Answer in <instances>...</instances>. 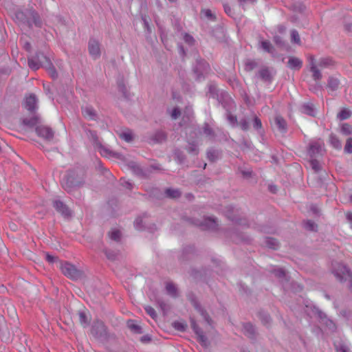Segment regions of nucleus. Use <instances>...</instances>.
Returning <instances> with one entry per match:
<instances>
[{
	"instance_id": "f257e3e1",
	"label": "nucleus",
	"mask_w": 352,
	"mask_h": 352,
	"mask_svg": "<svg viewBox=\"0 0 352 352\" xmlns=\"http://www.w3.org/2000/svg\"><path fill=\"white\" fill-rule=\"evenodd\" d=\"M85 170L80 168L67 171L61 182L62 187L68 193L82 187L85 184Z\"/></svg>"
},
{
	"instance_id": "f03ea898",
	"label": "nucleus",
	"mask_w": 352,
	"mask_h": 352,
	"mask_svg": "<svg viewBox=\"0 0 352 352\" xmlns=\"http://www.w3.org/2000/svg\"><path fill=\"white\" fill-rule=\"evenodd\" d=\"M223 214L227 219L234 224L245 228L250 227V223L248 218L243 214L240 209L229 205L226 206L223 209Z\"/></svg>"
},
{
	"instance_id": "7ed1b4c3",
	"label": "nucleus",
	"mask_w": 352,
	"mask_h": 352,
	"mask_svg": "<svg viewBox=\"0 0 352 352\" xmlns=\"http://www.w3.org/2000/svg\"><path fill=\"white\" fill-rule=\"evenodd\" d=\"M196 81L204 80L211 72L212 69L209 63L204 58L198 56L192 68Z\"/></svg>"
},
{
	"instance_id": "20e7f679",
	"label": "nucleus",
	"mask_w": 352,
	"mask_h": 352,
	"mask_svg": "<svg viewBox=\"0 0 352 352\" xmlns=\"http://www.w3.org/2000/svg\"><path fill=\"white\" fill-rule=\"evenodd\" d=\"M82 128L87 138L92 142V143L95 146L100 148L101 155L104 156L113 157L117 159L122 158V155L120 153L111 151L107 148L102 146L100 141L99 140V138L96 131L91 130L84 126H82Z\"/></svg>"
},
{
	"instance_id": "39448f33",
	"label": "nucleus",
	"mask_w": 352,
	"mask_h": 352,
	"mask_svg": "<svg viewBox=\"0 0 352 352\" xmlns=\"http://www.w3.org/2000/svg\"><path fill=\"white\" fill-rule=\"evenodd\" d=\"M189 223L199 227L202 230H216L218 228L217 219L214 217H204L202 220L197 218H188Z\"/></svg>"
},
{
	"instance_id": "423d86ee",
	"label": "nucleus",
	"mask_w": 352,
	"mask_h": 352,
	"mask_svg": "<svg viewBox=\"0 0 352 352\" xmlns=\"http://www.w3.org/2000/svg\"><path fill=\"white\" fill-rule=\"evenodd\" d=\"M91 333L96 339L100 341H107L109 338L107 327L100 320H96L93 322Z\"/></svg>"
},
{
	"instance_id": "0eeeda50",
	"label": "nucleus",
	"mask_w": 352,
	"mask_h": 352,
	"mask_svg": "<svg viewBox=\"0 0 352 352\" xmlns=\"http://www.w3.org/2000/svg\"><path fill=\"white\" fill-rule=\"evenodd\" d=\"M49 57L46 56L43 52H36L35 55L28 58L29 67L32 70H38L40 67L44 68L46 61H48Z\"/></svg>"
},
{
	"instance_id": "6e6552de",
	"label": "nucleus",
	"mask_w": 352,
	"mask_h": 352,
	"mask_svg": "<svg viewBox=\"0 0 352 352\" xmlns=\"http://www.w3.org/2000/svg\"><path fill=\"white\" fill-rule=\"evenodd\" d=\"M60 270L65 276L72 280H78L82 276V272L74 265L67 261L62 263Z\"/></svg>"
},
{
	"instance_id": "1a4fd4ad",
	"label": "nucleus",
	"mask_w": 352,
	"mask_h": 352,
	"mask_svg": "<svg viewBox=\"0 0 352 352\" xmlns=\"http://www.w3.org/2000/svg\"><path fill=\"white\" fill-rule=\"evenodd\" d=\"M333 273L340 282L349 279L350 282V289L352 291V273L346 265L339 264L338 268L334 270Z\"/></svg>"
},
{
	"instance_id": "9d476101",
	"label": "nucleus",
	"mask_w": 352,
	"mask_h": 352,
	"mask_svg": "<svg viewBox=\"0 0 352 352\" xmlns=\"http://www.w3.org/2000/svg\"><path fill=\"white\" fill-rule=\"evenodd\" d=\"M276 72L272 68L267 66L261 67L256 73V77L258 78L263 82L271 84L274 80Z\"/></svg>"
},
{
	"instance_id": "9b49d317",
	"label": "nucleus",
	"mask_w": 352,
	"mask_h": 352,
	"mask_svg": "<svg viewBox=\"0 0 352 352\" xmlns=\"http://www.w3.org/2000/svg\"><path fill=\"white\" fill-rule=\"evenodd\" d=\"M215 99L226 111H229L235 106L234 100L226 91L222 90Z\"/></svg>"
},
{
	"instance_id": "f8f14e48",
	"label": "nucleus",
	"mask_w": 352,
	"mask_h": 352,
	"mask_svg": "<svg viewBox=\"0 0 352 352\" xmlns=\"http://www.w3.org/2000/svg\"><path fill=\"white\" fill-rule=\"evenodd\" d=\"M52 206L56 211L60 213L64 218L69 219L73 216L72 210L63 201L54 200Z\"/></svg>"
},
{
	"instance_id": "ddd939ff",
	"label": "nucleus",
	"mask_w": 352,
	"mask_h": 352,
	"mask_svg": "<svg viewBox=\"0 0 352 352\" xmlns=\"http://www.w3.org/2000/svg\"><path fill=\"white\" fill-rule=\"evenodd\" d=\"M35 131L37 135L43 138L46 141H51L54 136V132L52 128L45 125H38L35 128Z\"/></svg>"
},
{
	"instance_id": "4468645a",
	"label": "nucleus",
	"mask_w": 352,
	"mask_h": 352,
	"mask_svg": "<svg viewBox=\"0 0 352 352\" xmlns=\"http://www.w3.org/2000/svg\"><path fill=\"white\" fill-rule=\"evenodd\" d=\"M189 300L190 302L192 303V306L195 307V309L201 314V316L204 318V320L208 324H211L212 322V320L211 318L210 317L209 314L205 310L200 303L197 300L196 297L194 294H191L189 297Z\"/></svg>"
},
{
	"instance_id": "2eb2a0df",
	"label": "nucleus",
	"mask_w": 352,
	"mask_h": 352,
	"mask_svg": "<svg viewBox=\"0 0 352 352\" xmlns=\"http://www.w3.org/2000/svg\"><path fill=\"white\" fill-rule=\"evenodd\" d=\"M128 166L135 175L142 179L148 178L151 174V170L143 169L138 164L135 162H129Z\"/></svg>"
},
{
	"instance_id": "dca6fc26",
	"label": "nucleus",
	"mask_w": 352,
	"mask_h": 352,
	"mask_svg": "<svg viewBox=\"0 0 352 352\" xmlns=\"http://www.w3.org/2000/svg\"><path fill=\"white\" fill-rule=\"evenodd\" d=\"M219 77L225 79L228 85L234 89H240L242 88V84L237 78L236 74L234 72L230 75L225 73L219 74Z\"/></svg>"
},
{
	"instance_id": "f3484780",
	"label": "nucleus",
	"mask_w": 352,
	"mask_h": 352,
	"mask_svg": "<svg viewBox=\"0 0 352 352\" xmlns=\"http://www.w3.org/2000/svg\"><path fill=\"white\" fill-rule=\"evenodd\" d=\"M88 51L94 59L98 58L101 55L100 43L95 38H90L88 43Z\"/></svg>"
},
{
	"instance_id": "a211bd4d",
	"label": "nucleus",
	"mask_w": 352,
	"mask_h": 352,
	"mask_svg": "<svg viewBox=\"0 0 352 352\" xmlns=\"http://www.w3.org/2000/svg\"><path fill=\"white\" fill-rule=\"evenodd\" d=\"M230 238L232 241L235 243H243L246 244L251 243L252 239V238L243 232H239L237 231H234L230 234Z\"/></svg>"
},
{
	"instance_id": "6ab92c4d",
	"label": "nucleus",
	"mask_w": 352,
	"mask_h": 352,
	"mask_svg": "<svg viewBox=\"0 0 352 352\" xmlns=\"http://www.w3.org/2000/svg\"><path fill=\"white\" fill-rule=\"evenodd\" d=\"M82 116L89 120H97L98 116L96 109L91 105H86L81 107Z\"/></svg>"
},
{
	"instance_id": "aec40b11",
	"label": "nucleus",
	"mask_w": 352,
	"mask_h": 352,
	"mask_svg": "<svg viewBox=\"0 0 352 352\" xmlns=\"http://www.w3.org/2000/svg\"><path fill=\"white\" fill-rule=\"evenodd\" d=\"M243 333L249 339L255 340L257 336V332L255 327L251 322H243L242 324Z\"/></svg>"
},
{
	"instance_id": "412c9836",
	"label": "nucleus",
	"mask_w": 352,
	"mask_h": 352,
	"mask_svg": "<svg viewBox=\"0 0 352 352\" xmlns=\"http://www.w3.org/2000/svg\"><path fill=\"white\" fill-rule=\"evenodd\" d=\"M38 99L35 94H31L26 96L25 100V108L30 113H34L37 109Z\"/></svg>"
},
{
	"instance_id": "4be33fe9",
	"label": "nucleus",
	"mask_w": 352,
	"mask_h": 352,
	"mask_svg": "<svg viewBox=\"0 0 352 352\" xmlns=\"http://www.w3.org/2000/svg\"><path fill=\"white\" fill-rule=\"evenodd\" d=\"M322 146L318 142H312L309 144L307 153L310 158H316L321 155Z\"/></svg>"
},
{
	"instance_id": "5701e85b",
	"label": "nucleus",
	"mask_w": 352,
	"mask_h": 352,
	"mask_svg": "<svg viewBox=\"0 0 352 352\" xmlns=\"http://www.w3.org/2000/svg\"><path fill=\"white\" fill-rule=\"evenodd\" d=\"M41 122V116L36 113L34 114V116L30 118H24L23 120V124L29 127H34L37 126L38 125H40Z\"/></svg>"
},
{
	"instance_id": "b1692460",
	"label": "nucleus",
	"mask_w": 352,
	"mask_h": 352,
	"mask_svg": "<svg viewBox=\"0 0 352 352\" xmlns=\"http://www.w3.org/2000/svg\"><path fill=\"white\" fill-rule=\"evenodd\" d=\"M222 156V153L221 151L214 149L213 148H210L208 149L206 152L207 159L210 162H215L219 159H220Z\"/></svg>"
},
{
	"instance_id": "393cba45",
	"label": "nucleus",
	"mask_w": 352,
	"mask_h": 352,
	"mask_svg": "<svg viewBox=\"0 0 352 352\" xmlns=\"http://www.w3.org/2000/svg\"><path fill=\"white\" fill-rule=\"evenodd\" d=\"M309 60L311 65L310 71L312 72V78L314 80H320L322 78V75L315 64L314 57L313 56H310Z\"/></svg>"
},
{
	"instance_id": "a878e982",
	"label": "nucleus",
	"mask_w": 352,
	"mask_h": 352,
	"mask_svg": "<svg viewBox=\"0 0 352 352\" xmlns=\"http://www.w3.org/2000/svg\"><path fill=\"white\" fill-rule=\"evenodd\" d=\"M167 139V133L163 130H157L151 137V140L155 143H162Z\"/></svg>"
},
{
	"instance_id": "bb28decb",
	"label": "nucleus",
	"mask_w": 352,
	"mask_h": 352,
	"mask_svg": "<svg viewBox=\"0 0 352 352\" xmlns=\"http://www.w3.org/2000/svg\"><path fill=\"white\" fill-rule=\"evenodd\" d=\"M44 68L46 69L48 74L53 80H56L58 78V72L54 66L53 65L50 59H49L48 61H46L45 63Z\"/></svg>"
},
{
	"instance_id": "cd10ccee",
	"label": "nucleus",
	"mask_w": 352,
	"mask_h": 352,
	"mask_svg": "<svg viewBox=\"0 0 352 352\" xmlns=\"http://www.w3.org/2000/svg\"><path fill=\"white\" fill-rule=\"evenodd\" d=\"M287 66L292 69L299 70L302 66V61L297 57L292 56L289 58Z\"/></svg>"
},
{
	"instance_id": "c85d7f7f",
	"label": "nucleus",
	"mask_w": 352,
	"mask_h": 352,
	"mask_svg": "<svg viewBox=\"0 0 352 352\" xmlns=\"http://www.w3.org/2000/svg\"><path fill=\"white\" fill-rule=\"evenodd\" d=\"M274 122L276 127L280 132L285 133L287 131V122L281 116H276L274 118Z\"/></svg>"
},
{
	"instance_id": "c756f323",
	"label": "nucleus",
	"mask_w": 352,
	"mask_h": 352,
	"mask_svg": "<svg viewBox=\"0 0 352 352\" xmlns=\"http://www.w3.org/2000/svg\"><path fill=\"white\" fill-rule=\"evenodd\" d=\"M204 134L211 141H214L216 138V133L214 130L207 122H205L203 126Z\"/></svg>"
},
{
	"instance_id": "7c9ffc66",
	"label": "nucleus",
	"mask_w": 352,
	"mask_h": 352,
	"mask_svg": "<svg viewBox=\"0 0 352 352\" xmlns=\"http://www.w3.org/2000/svg\"><path fill=\"white\" fill-rule=\"evenodd\" d=\"M127 327L131 332L136 334H141L143 333L142 328L139 324L135 322L133 320H129L127 321Z\"/></svg>"
},
{
	"instance_id": "2f4dec72",
	"label": "nucleus",
	"mask_w": 352,
	"mask_h": 352,
	"mask_svg": "<svg viewBox=\"0 0 352 352\" xmlns=\"http://www.w3.org/2000/svg\"><path fill=\"white\" fill-rule=\"evenodd\" d=\"M335 65V61L331 57L321 58L318 62V66L321 68H328Z\"/></svg>"
},
{
	"instance_id": "473e14b6",
	"label": "nucleus",
	"mask_w": 352,
	"mask_h": 352,
	"mask_svg": "<svg viewBox=\"0 0 352 352\" xmlns=\"http://www.w3.org/2000/svg\"><path fill=\"white\" fill-rule=\"evenodd\" d=\"M28 14L32 18L34 24L36 27L41 28L42 25V21L38 12L35 10H29Z\"/></svg>"
},
{
	"instance_id": "72a5a7b5",
	"label": "nucleus",
	"mask_w": 352,
	"mask_h": 352,
	"mask_svg": "<svg viewBox=\"0 0 352 352\" xmlns=\"http://www.w3.org/2000/svg\"><path fill=\"white\" fill-rule=\"evenodd\" d=\"M15 19L20 23L27 24L29 27L31 26V24L28 19L27 14L23 11L16 12Z\"/></svg>"
},
{
	"instance_id": "f704fd0d",
	"label": "nucleus",
	"mask_w": 352,
	"mask_h": 352,
	"mask_svg": "<svg viewBox=\"0 0 352 352\" xmlns=\"http://www.w3.org/2000/svg\"><path fill=\"white\" fill-rule=\"evenodd\" d=\"M340 85V80L338 78H335L333 76H330L327 80V87L330 89L331 91H336Z\"/></svg>"
},
{
	"instance_id": "c9c22d12",
	"label": "nucleus",
	"mask_w": 352,
	"mask_h": 352,
	"mask_svg": "<svg viewBox=\"0 0 352 352\" xmlns=\"http://www.w3.org/2000/svg\"><path fill=\"white\" fill-rule=\"evenodd\" d=\"M165 195L170 199H178L181 197L182 192L178 189L166 188L165 190Z\"/></svg>"
},
{
	"instance_id": "e433bc0d",
	"label": "nucleus",
	"mask_w": 352,
	"mask_h": 352,
	"mask_svg": "<svg viewBox=\"0 0 352 352\" xmlns=\"http://www.w3.org/2000/svg\"><path fill=\"white\" fill-rule=\"evenodd\" d=\"M103 252L105 254L107 258L111 261H114L118 259L119 256V252L115 251L109 248H104Z\"/></svg>"
},
{
	"instance_id": "4c0bfd02",
	"label": "nucleus",
	"mask_w": 352,
	"mask_h": 352,
	"mask_svg": "<svg viewBox=\"0 0 352 352\" xmlns=\"http://www.w3.org/2000/svg\"><path fill=\"white\" fill-rule=\"evenodd\" d=\"M258 67V63L253 59L248 58L244 61V70L247 72H252Z\"/></svg>"
},
{
	"instance_id": "58836bf2",
	"label": "nucleus",
	"mask_w": 352,
	"mask_h": 352,
	"mask_svg": "<svg viewBox=\"0 0 352 352\" xmlns=\"http://www.w3.org/2000/svg\"><path fill=\"white\" fill-rule=\"evenodd\" d=\"M208 93L213 98H216L222 90L219 89L217 85L214 82H210L208 85Z\"/></svg>"
},
{
	"instance_id": "ea45409f",
	"label": "nucleus",
	"mask_w": 352,
	"mask_h": 352,
	"mask_svg": "<svg viewBox=\"0 0 352 352\" xmlns=\"http://www.w3.org/2000/svg\"><path fill=\"white\" fill-rule=\"evenodd\" d=\"M258 316L264 325H268L271 323L272 318L268 313L261 311L258 313Z\"/></svg>"
},
{
	"instance_id": "a19ab883",
	"label": "nucleus",
	"mask_w": 352,
	"mask_h": 352,
	"mask_svg": "<svg viewBox=\"0 0 352 352\" xmlns=\"http://www.w3.org/2000/svg\"><path fill=\"white\" fill-rule=\"evenodd\" d=\"M173 154L175 160H177L179 164H183L186 160V155L179 148H175L174 150Z\"/></svg>"
},
{
	"instance_id": "79ce46f5",
	"label": "nucleus",
	"mask_w": 352,
	"mask_h": 352,
	"mask_svg": "<svg viewBox=\"0 0 352 352\" xmlns=\"http://www.w3.org/2000/svg\"><path fill=\"white\" fill-rule=\"evenodd\" d=\"M188 145L186 148L188 153L195 155H198L199 150L197 142L195 141H191L188 142Z\"/></svg>"
},
{
	"instance_id": "37998d69",
	"label": "nucleus",
	"mask_w": 352,
	"mask_h": 352,
	"mask_svg": "<svg viewBox=\"0 0 352 352\" xmlns=\"http://www.w3.org/2000/svg\"><path fill=\"white\" fill-rule=\"evenodd\" d=\"M301 111L310 116H315L314 108L311 104H303L301 106Z\"/></svg>"
},
{
	"instance_id": "c03bdc74",
	"label": "nucleus",
	"mask_w": 352,
	"mask_h": 352,
	"mask_svg": "<svg viewBox=\"0 0 352 352\" xmlns=\"http://www.w3.org/2000/svg\"><path fill=\"white\" fill-rule=\"evenodd\" d=\"M329 141L331 145L335 148L336 149H341L342 148V143L339 138L334 134L331 133L329 136Z\"/></svg>"
},
{
	"instance_id": "a18cd8bd",
	"label": "nucleus",
	"mask_w": 352,
	"mask_h": 352,
	"mask_svg": "<svg viewBox=\"0 0 352 352\" xmlns=\"http://www.w3.org/2000/svg\"><path fill=\"white\" fill-rule=\"evenodd\" d=\"M109 237L116 242H120L122 237L121 232L118 229H113L108 233Z\"/></svg>"
},
{
	"instance_id": "49530a36",
	"label": "nucleus",
	"mask_w": 352,
	"mask_h": 352,
	"mask_svg": "<svg viewBox=\"0 0 352 352\" xmlns=\"http://www.w3.org/2000/svg\"><path fill=\"white\" fill-rule=\"evenodd\" d=\"M261 47L267 53L271 54H274L275 53V49L269 41H263L261 42Z\"/></svg>"
},
{
	"instance_id": "de8ad7c7",
	"label": "nucleus",
	"mask_w": 352,
	"mask_h": 352,
	"mask_svg": "<svg viewBox=\"0 0 352 352\" xmlns=\"http://www.w3.org/2000/svg\"><path fill=\"white\" fill-rule=\"evenodd\" d=\"M352 115V112L346 108H343L341 109V111L338 113L337 118L340 120H344L346 119H349Z\"/></svg>"
},
{
	"instance_id": "09e8293b",
	"label": "nucleus",
	"mask_w": 352,
	"mask_h": 352,
	"mask_svg": "<svg viewBox=\"0 0 352 352\" xmlns=\"http://www.w3.org/2000/svg\"><path fill=\"white\" fill-rule=\"evenodd\" d=\"M118 87L119 91H120L122 94L123 96L125 98L129 99L130 98V93L127 90V88L123 80L119 81L118 82Z\"/></svg>"
},
{
	"instance_id": "8fccbe9b",
	"label": "nucleus",
	"mask_w": 352,
	"mask_h": 352,
	"mask_svg": "<svg viewBox=\"0 0 352 352\" xmlns=\"http://www.w3.org/2000/svg\"><path fill=\"white\" fill-rule=\"evenodd\" d=\"M266 245L271 249L276 250L279 247L278 241L272 237H267L265 239Z\"/></svg>"
},
{
	"instance_id": "3c124183",
	"label": "nucleus",
	"mask_w": 352,
	"mask_h": 352,
	"mask_svg": "<svg viewBox=\"0 0 352 352\" xmlns=\"http://www.w3.org/2000/svg\"><path fill=\"white\" fill-rule=\"evenodd\" d=\"M166 289L167 293L173 296V297H177V289L175 287V285L172 283H168L166 285Z\"/></svg>"
},
{
	"instance_id": "603ef678",
	"label": "nucleus",
	"mask_w": 352,
	"mask_h": 352,
	"mask_svg": "<svg viewBox=\"0 0 352 352\" xmlns=\"http://www.w3.org/2000/svg\"><path fill=\"white\" fill-rule=\"evenodd\" d=\"M309 164L311 168L316 172L318 173L321 170L322 166L318 160L316 158H311L309 160Z\"/></svg>"
},
{
	"instance_id": "864d4df0",
	"label": "nucleus",
	"mask_w": 352,
	"mask_h": 352,
	"mask_svg": "<svg viewBox=\"0 0 352 352\" xmlns=\"http://www.w3.org/2000/svg\"><path fill=\"white\" fill-rule=\"evenodd\" d=\"M304 228L309 231H316L317 225L312 220H307L303 222Z\"/></svg>"
},
{
	"instance_id": "5fc2aeb1",
	"label": "nucleus",
	"mask_w": 352,
	"mask_h": 352,
	"mask_svg": "<svg viewBox=\"0 0 352 352\" xmlns=\"http://www.w3.org/2000/svg\"><path fill=\"white\" fill-rule=\"evenodd\" d=\"M341 133L345 135H352V126L349 123H343L341 126Z\"/></svg>"
},
{
	"instance_id": "6e6d98bb",
	"label": "nucleus",
	"mask_w": 352,
	"mask_h": 352,
	"mask_svg": "<svg viewBox=\"0 0 352 352\" xmlns=\"http://www.w3.org/2000/svg\"><path fill=\"white\" fill-rule=\"evenodd\" d=\"M253 116H252V118H253V127L254 129L257 130V131H259L260 129H262V122H261V119L257 116H256L254 113H252Z\"/></svg>"
},
{
	"instance_id": "4d7b16f0",
	"label": "nucleus",
	"mask_w": 352,
	"mask_h": 352,
	"mask_svg": "<svg viewBox=\"0 0 352 352\" xmlns=\"http://www.w3.org/2000/svg\"><path fill=\"white\" fill-rule=\"evenodd\" d=\"M197 336V341L201 346L206 348L209 345V342L207 337L204 335V333L199 334Z\"/></svg>"
},
{
	"instance_id": "13d9d810",
	"label": "nucleus",
	"mask_w": 352,
	"mask_h": 352,
	"mask_svg": "<svg viewBox=\"0 0 352 352\" xmlns=\"http://www.w3.org/2000/svg\"><path fill=\"white\" fill-rule=\"evenodd\" d=\"M149 193L150 197H155L156 199H162V197H163L162 192L160 190V189L157 188H153L152 189H151Z\"/></svg>"
},
{
	"instance_id": "bf43d9fd",
	"label": "nucleus",
	"mask_w": 352,
	"mask_h": 352,
	"mask_svg": "<svg viewBox=\"0 0 352 352\" xmlns=\"http://www.w3.org/2000/svg\"><path fill=\"white\" fill-rule=\"evenodd\" d=\"M183 38H184V41H185V43H187L188 45H189L190 46H192L195 43V38H193L192 36H191L188 33H185L184 34Z\"/></svg>"
},
{
	"instance_id": "052dcab7",
	"label": "nucleus",
	"mask_w": 352,
	"mask_h": 352,
	"mask_svg": "<svg viewBox=\"0 0 352 352\" xmlns=\"http://www.w3.org/2000/svg\"><path fill=\"white\" fill-rule=\"evenodd\" d=\"M190 326H191V328L192 329L193 331L195 333V334L197 336L204 333V331L199 327V325L197 324V322L194 320H191Z\"/></svg>"
},
{
	"instance_id": "680f3d73",
	"label": "nucleus",
	"mask_w": 352,
	"mask_h": 352,
	"mask_svg": "<svg viewBox=\"0 0 352 352\" xmlns=\"http://www.w3.org/2000/svg\"><path fill=\"white\" fill-rule=\"evenodd\" d=\"M144 310L148 315H149L153 319H156L157 315L155 310L151 306H146Z\"/></svg>"
},
{
	"instance_id": "e2e57ef3",
	"label": "nucleus",
	"mask_w": 352,
	"mask_h": 352,
	"mask_svg": "<svg viewBox=\"0 0 352 352\" xmlns=\"http://www.w3.org/2000/svg\"><path fill=\"white\" fill-rule=\"evenodd\" d=\"M291 38H292V42L297 43V44H300V36H299V34H298V32L297 30H292L291 31Z\"/></svg>"
},
{
	"instance_id": "0e129e2a",
	"label": "nucleus",
	"mask_w": 352,
	"mask_h": 352,
	"mask_svg": "<svg viewBox=\"0 0 352 352\" xmlns=\"http://www.w3.org/2000/svg\"><path fill=\"white\" fill-rule=\"evenodd\" d=\"M226 112H227V119L229 121V122L233 126L237 125L238 121H237L236 116L232 115L230 113V110L229 111H226Z\"/></svg>"
},
{
	"instance_id": "69168bd1",
	"label": "nucleus",
	"mask_w": 352,
	"mask_h": 352,
	"mask_svg": "<svg viewBox=\"0 0 352 352\" xmlns=\"http://www.w3.org/2000/svg\"><path fill=\"white\" fill-rule=\"evenodd\" d=\"M238 124L240 125L241 129L244 131H246L250 129L249 122L246 118L241 119L240 121L238 122Z\"/></svg>"
},
{
	"instance_id": "338daca9",
	"label": "nucleus",
	"mask_w": 352,
	"mask_h": 352,
	"mask_svg": "<svg viewBox=\"0 0 352 352\" xmlns=\"http://www.w3.org/2000/svg\"><path fill=\"white\" fill-rule=\"evenodd\" d=\"M344 150L345 153H352V138H349L346 140Z\"/></svg>"
},
{
	"instance_id": "774afa93",
	"label": "nucleus",
	"mask_w": 352,
	"mask_h": 352,
	"mask_svg": "<svg viewBox=\"0 0 352 352\" xmlns=\"http://www.w3.org/2000/svg\"><path fill=\"white\" fill-rule=\"evenodd\" d=\"M336 350L337 352H349L348 346L343 343L336 345Z\"/></svg>"
}]
</instances>
